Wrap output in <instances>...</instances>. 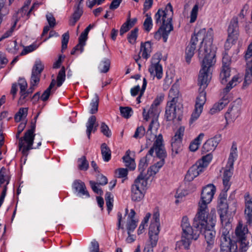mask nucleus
Listing matches in <instances>:
<instances>
[{"instance_id":"1","label":"nucleus","mask_w":252,"mask_h":252,"mask_svg":"<svg viewBox=\"0 0 252 252\" xmlns=\"http://www.w3.org/2000/svg\"><path fill=\"white\" fill-rule=\"evenodd\" d=\"M213 30L209 28L206 31V29H200L196 34L193 36L197 37L200 40H202L201 44L198 49V57L203 58L201 63V68L212 69L216 63L215 47L213 45Z\"/></svg>"},{"instance_id":"2","label":"nucleus","mask_w":252,"mask_h":252,"mask_svg":"<svg viewBox=\"0 0 252 252\" xmlns=\"http://www.w3.org/2000/svg\"><path fill=\"white\" fill-rule=\"evenodd\" d=\"M198 222L196 223L194 217L193 222V226L190 225L189 220L187 216H184L182 219L181 226L182 229V234L180 243L185 250H189L192 240H196L203 228L207 224V218L201 217Z\"/></svg>"},{"instance_id":"3","label":"nucleus","mask_w":252,"mask_h":252,"mask_svg":"<svg viewBox=\"0 0 252 252\" xmlns=\"http://www.w3.org/2000/svg\"><path fill=\"white\" fill-rule=\"evenodd\" d=\"M212 69L201 68L198 79L199 86V94L196 97L195 108L191 115L189 121L190 125H192L200 117L202 112L203 106L206 102V93L205 89L207 87L212 76Z\"/></svg>"},{"instance_id":"4","label":"nucleus","mask_w":252,"mask_h":252,"mask_svg":"<svg viewBox=\"0 0 252 252\" xmlns=\"http://www.w3.org/2000/svg\"><path fill=\"white\" fill-rule=\"evenodd\" d=\"M173 10L172 5L168 3L164 10L159 9L155 15L156 23L161 25L159 29L155 34V38L159 39L162 37L163 41L166 42L170 32L173 30V27L171 23Z\"/></svg>"},{"instance_id":"5","label":"nucleus","mask_w":252,"mask_h":252,"mask_svg":"<svg viewBox=\"0 0 252 252\" xmlns=\"http://www.w3.org/2000/svg\"><path fill=\"white\" fill-rule=\"evenodd\" d=\"M216 191V188L213 184H209L205 187L202 190L201 199L198 203V211L196 215L195 223H198L199 218H207L209 214L208 204L212 200Z\"/></svg>"},{"instance_id":"6","label":"nucleus","mask_w":252,"mask_h":252,"mask_svg":"<svg viewBox=\"0 0 252 252\" xmlns=\"http://www.w3.org/2000/svg\"><path fill=\"white\" fill-rule=\"evenodd\" d=\"M26 123L23 122L20 124L18 127V131L16 137L19 138V149L22 151L24 156H27L29 154V151L32 149V145L33 143L35 134H34L35 126L33 124L32 126L31 129L28 130L22 137L19 138L20 134L26 127Z\"/></svg>"},{"instance_id":"7","label":"nucleus","mask_w":252,"mask_h":252,"mask_svg":"<svg viewBox=\"0 0 252 252\" xmlns=\"http://www.w3.org/2000/svg\"><path fill=\"white\" fill-rule=\"evenodd\" d=\"M155 151L156 156L160 160L158 161L155 165L160 169L164 164V158L166 157V152L163 144L162 135H159L157 140L154 142L153 147L148 152V155L153 156Z\"/></svg>"},{"instance_id":"8","label":"nucleus","mask_w":252,"mask_h":252,"mask_svg":"<svg viewBox=\"0 0 252 252\" xmlns=\"http://www.w3.org/2000/svg\"><path fill=\"white\" fill-rule=\"evenodd\" d=\"M137 177L131 188V199L134 201H140L144 196L145 190L147 188V181Z\"/></svg>"},{"instance_id":"9","label":"nucleus","mask_w":252,"mask_h":252,"mask_svg":"<svg viewBox=\"0 0 252 252\" xmlns=\"http://www.w3.org/2000/svg\"><path fill=\"white\" fill-rule=\"evenodd\" d=\"M163 100V95H158L151 105V107L148 112H146L145 108L143 109V116L144 120L148 121L149 119L152 118V120H154L155 122H157V119L160 112V109L159 107V105Z\"/></svg>"},{"instance_id":"10","label":"nucleus","mask_w":252,"mask_h":252,"mask_svg":"<svg viewBox=\"0 0 252 252\" xmlns=\"http://www.w3.org/2000/svg\"><path fill=\"white\" fill-rule=\"evenodd\" d=\"M226 226L228 228L223 227L221 230L222 235L220 239V252H229L233 245H237L236 243L230 238L229 231L228 230V229H231L230 224L226 222Z\"/></svg>"},{"instance_id":"11","label":"nucleus","mask_w":252,"mask_h":252,"mask_svg":"<svg viewBox=\"0 0 252 252\" xmlns=\"http://www.w3.org/2000/svg\"><path fill=\"white\" fill-rule=\"evenodd\" d=\"M184 131L185 127L180 126L171 139V155L172 157H176L182 151V141Z\"/></svg>"},{"instance_id":"12","label":"nucleus","mask_w":252,"mask_h":252,"mask_svg":"<svg viewBox=\"0 0 252 252\" xmlns=\"http://www.w3.org/2000/svg\"><path fill=\"white\" fill-rule=\"evenodd\" d=\"M160 61V55L156 54L153 55L151 59V64L149 68V71L153 77H157L158 79L162 76V67L159 64Z\"/></svg>"},{"instance_id":"13","label":"nucleus","mask_w":252,"mask_h":252,"mask_svg":"<svg viewBox=\"0 0 252 252\" xmlns=\"http://www.w3.org/2000/svg\"><path fill=\"white\" fill-rule=\"evenodd\" d=\"M215 218H211L209 220H207V224L203 228V232L205 239L206 242L214 243L216 231L214 230V227L216 223Z\"/></svg>"},{"instance_id":"14","label":"nucleus","mask_w":252,"mask_h":252,"mask_svg":"<svg viewBox=\"0 0 252 252\" xmlns=\"http://www.w3.org/2000/svg\"><path fill=\"white\" fill-rule=\"evenodd\" d=\"M158 128V125L157 122L152 120L149 126L148 129L146 133V147L152 145V142L156 139L157 140L158 136L161 134L157 135V130Z\"/></svg>"},{"instance_id":"15","label":"nucleus","mask_w":252,"mask_h":252,"mask_svg":"<svg viewBox=\"0 0 252 252\" xmlns=\"http://www.w3.org/2000/svg\"><path fill=\"white\" fill-rule=\"evenodd\" d=\"M183 108L182 105L172 101L167 103L165 117L167 121H172L176 118L177 113Z\"/></svg>"},{"instance_id":"16","label":"nucleus","mask_w":252,"mask_h":252,"mask_svg":"<svg viewBox=\"0 0 252 252\" xmlns=\"http://www.w3.org/2000/svg\"><path fill=\"white\" fill-rule=\"evenodd\" d=\"M228 41L237 40L239 35L238 17H233L228 28Z\"/></svg>"},{"instance_id":"17","label":"nucleus","mask_w":252,"mask_h":252,"mask_svg":"<svg viewBox=\"0 0 252 252\" xmlns=\"http://www.w3.org/2000/svg\"><path fill=\"white\" fill-rule=\"evenodd\" d=\"M218 212L222 223L225 220V216L228 212V206L227 204L226 195L225 194H220L218 201Z\"/></svg>"},{"instance_id":"18","label":"nucleus","mask_w":252,"mask_h":252,"mask_svg":"<svg viewBox=\"0 0 252 252\" xmlns=\"http://www.w3.org/2000/svg\"><path fill=\"white\" fill-rule=\"evenodd\" d=\"M233 166L231 167L228 165H226L225 168H222L220 172H222V182L223 185V189L225 192H226L230 187V179L232 175V170Z\"/></svg>"},{"instance_id":"19","label":"nucleus","mask_w":252,"mask_h":252,"mask_svg":"<svg viewBox=\"0 0 252 252\" xmlns=\"http://www.w3.org/2000/svg\"><path fill=\"white\" fill-rule=\"evenodd\" d=\"M204 170L200 166V163L196 162L188 170L185 178L188 182H191Z\"/></svg>"},{"instance_id":"20","label":"nucleus","mask_w":252,"mask_h":252,"mask_svg":"<svg viewBox=\"0 0 252 252\" xmlns=\"http://www.w3.org/2000/svg\"><path fill=\"white\" fill-rule=\"evenodd\" d=\"M221 140L220 135H217L214 137L209 139L203 144L202 152L204 153L214 151Z\"/></svg>"},{"instance_id":"21","label":"nucleus","mask_w":252,"mask_h":252,"mask_svg":"<svg viewBox=\"0 0 252 252\" xmlns=\"http://www.w3.org/2000/svg\"><path fill=\"white\" fill-rule=\"evenodd\" d=\"M240 113V106L235 104H232L225 114L226 122L229 123L234 122L239 117Z\"/></svg>"},{"instance_id":"22","label":"nucleus","mask_w":252,"mask_h":252,"mask_svg":"<svg viewBox=\"0 0 252 252\" xmlns=\"http://www.w3.org/2000/svg\"><path fill=\"white\" fill-rule=\"evenodd\" d=\"M197 42V37L192 36L190 43L187 47L185 52L186 61L188 63H190L191 59L194 54L196 45Z\"/></svg>"},{"instance_id":"23","label":"nucleus","mask_w":252,"mask_h":252,"mask_svg":"<svg viewBox=\"0 0 252 252\" xmlns=\"http://www.w3.org/2000/svg\"><path fill=\"white\" fill-rule=\"evenodd\" d=\"M72 188L79 195H86L87 197L90 196L88 191L86 190L85 183L81 180L74 181L72 184Z\"/></svg>"},{"instance_id":"24","label":"nucleus","mask_w":252,"mask_h":252,"mask_svg":"<svg viewBox=\"0 0 252 252\" xmlns=\"http://www.w3.org/2000/svg\"><path fill=\"white\" fill-rule=\"evenodd\" d=\"M159 227V215L158 213H155L153 214L152 222L149 227V234H158Z\"/></svg>"},{"instance_id":"25","label":"nucleus","mask_w":252,"mask_h":252,"mask_svg":"<svg viewBox=\"0 0 252 252\" xmlns=\"http://www.w3.org/2000/svg\"><path fill=\"white\" fill-rule=\"evenodd\" d=\"M229 102L227 96H224L219 102L215 104L210 109L209 113L211 115L215 114L222 110Z\"/></svg>"},{"instance_id":"26","label":"nucleus","mask_w":252,"mask_h":252,"mask_svg":"<svg viewBox=\"0 0 252 252\" xmlns=\"http://www.w3.org/2000/svg\"><path fill=\"white\" fill-rule=\"evenodd\" d=\"M152 51V46L151 42L147 41L141 44L139 54H141V57L143 59L147 60L150 57Z\"/></svg>"},{"instance_id":"27","label":"nucleus","mask_w":252,"mask_h":252,"mask_svg":"<svg viewBox=\"0 0 252 252\" xmlns=\"http://www.w3.org/2000/svg\"><path fill=\"white\" fill-rule=\"evenodd\" d=\"M148 155V154H147V155L145 157L141 159L138 165V170L140 172V174L138 175V177H140V180L144 179L147 181L148 180V176L147 175H146V173L144 172V171L148 165L147 157Z\"/></svg>"},{"instance_id":"28","label":"nucleus","mask_w":252,"mask_h":252,"mask_svg":"<svg viewBox=\"0 0 252 252\" xmlns=\"http://www.w3.org/2000/svg\"><path fill=\"white\" fill-rule=\"evenodd\" d=\"M96 120L94 116H92L89 118L86 124V133L89 138H90L91 132H94L97 129V125H96Z\"/></svg>"},{"instance_id":"29","label":"nucleus","mask_w":252,"mask_h":252,"mask_svg":"<svg viewBox=\"0 0 252 252\" xmlns=\"http://www.w3.org/2000/svg\"><path fill=\"white\" fill-rule=\"evenodd\" d=\"M248 232L246 225H244L241 222H239L235 229V234L239 240L245 239Z\"/></svg>"},{"instance_id":"30","label":"nucleus","mask_w":252,"mask_h":252,"mask_svg":"<svg viewBox=\"0 0 252 252\" xmlns=\"http://www.w3.org/2000/svg\"><path fill=\"white\" fill-rule=\"evenodd\" d=\"M179 95L180 94L178 86L176 84L173 85L169 92V100L168 101H172L177 103Z\"/></svg>"},{"instance_id":"31","label":"nucleus","mask_w":252,"mask_h":252,"mask_svg":"<svg viewBox=\"0 0 252 252\" xmlns=\"http://www.w3.org/2000/svg\"><path fill=\"white\" fill-rule=\"evenodd\" d=\"M130 151L128 150L126 153L125 156L123 158V161L125 165L131 170H134L135 168V163L134 159L130 157Z\"/></svg>"},{"instance_id":"32","label":"nucleus","mask_w":252,"mask_h":252,"mask_svg":"<svg viewBox=\"0 0 252 252\" xmlns=\"http://www.w3.org/2000/svg\"><path fill=\"white\" fill-rule=\"evenodd\" d=\"M101 153L104 161L107 162L110 160L111 157V152L105 143H103L101 145Z\"/></svg>"},{"instance_id":"33","label":"nucleus","mask_w":252,"mask_h":252,"mask_svg":"<svg viewBox=\"0 0 252 252\" xmlns=\"http://www.w3.org/2000/svg\"><path fill=\"white\" fill-rule=\"evenodd\" d=\"M237 151L236 145L235 144H233L231 148L227 165H228L231 167L233 166L234 162L236 159L237 157Z\"/></svg>"},{"instance_id":"34","label":"nucleus","mask_w":252,"mask_h":252,"mask_svg":"<svg viewBox=\"0 0 252 252\" xmlns=\"http://www.w3.org/2000/svg\"><path fill=\"white\" fill-rule=\"evenodd\" d=\"M136 21V19H133L132 21H131L130 19H127V20L123 24L120 29V35H123L125 33L128 31L130 29L134 26Z\"/></svg>"},{"instance_id":"35","label":"nucleus","mask_w":252,"mask_h":252,"mask_svg":"<svg viewBox=\"0 0 252 252\" xmlns=\"http://www.w3.org/2000/svg\"><path fill=\"white\" fill-rule=\"evenodd\" d=\"M56 84V81L55 79H53L52 80L51 83H50L49 86L48 88L43 92L42 94L40 96V99L43 101H45L48 100L50 95L52 94L54 91H52V89L55 86Z\"/></svg>"},{"instance_id":"36","label":"nucleus","mask_w":252,"mask_h":252,"mask_svg":"<svg viewBox=\"0 0 252 252\" xmlns=\"http://www.w3.org/2000/svg\"><path fill=\"white\" fill-rule=\"evenodd\" d=\"M245 213L248 221L250 223H252V201L251 200L246 199Z\"/></svg>"},{"instance_id":"37","label":"nucleus","mask_w":252,"mask_h":252,"mask_svg":"<svg viewBox=\"0 0 252 252\" xmlns=\"http://www.w3.org/2000/svg\"><path fill=\"white\" fill-rule=\"evenodd\" d=\"M204 135L201 133L190 143L189 148L191 151L194 152L196 151L201 143Z\"/></svg>"},{"instance_id":"38","label":"nucleus","mask_w":252,"mask_h":252,"mask_svg":"<svg viewBox=\"0 0 252 252\" xmlns=\"http://www.w3.org/2000/svg\"><path fill=\"white\" fill-rule=\"evenodd\" d=\"M230 75V69L229 66H222V70L220 73V78L222 84L227 82V78Z\"/></svg>"},{"instance_id":"39","label":"nucleus","mask_w":252,"mask_h":252,"mask_svg":"<svg viewBox=\"0 0 252 252\" xmlns=\"http://www.w3.org/2000/svg\"><path fill=\"white\" fill-rule=\"evenodd\" d=\"M212 155L208 154L203 156L201 159L198 160L196 162L200 163V166L204 170L212 160Z\"/></svg>"},{"instance_id":"40","label":"nucleus","mask_w":252,"mask_h":252,"mask_svg":"<svg viewBox=\"0 0 252 252\" xmlns=\"http://www.w3.org/2000/svg\"><path fill=\"white\" fill-rule=\"evenodd\" d=\"M110 61L108 59H104L100 63L99 65V69L102 73L107 72L110 68Z\"/></svg>"},{"instance_id":"41","label":"nucleus","mask_w":252,"mask_h":252,"mask_svg":"<svg viewBox=\"0 0 252 252\" xmlns=\"http://www.w3.org/2000/svg\"><path fill=\"white\" fill-rule=\"evenodd\" d=\"M78 167L81 170H87L89 168V162L85 156H82L78 159Z\"/></svg>"},{"instance_id":"42","label":"nucleus","mask_w":252,"mask_h":252,"mask_svg":"<svg viewBox=\"0 0 252 252\" xmlns=\"http://www.w3.org/2000/svg\"><path fill=\"white\" fill-rule=\"evenodd\" d=\"M65 79V69L64 66H62L58 73L57 81V86L60 87L62 85Z\"/></svg>"},{"instance_id":"43","label":"nucleus","mask_w":252,"mask_h":252,"mask_svg":"<svg viewBox=\"0 0 252 252\" xmlns=\"http://www.w3.org/2000/svg\"><path fill=\"white\" fill-rule=\"evenodd\" d=\"M44 67V66L42 62L39 60H36L33 66L32 72H33V73H37L41 75V73L43 71Z\"/></svg>"},{"instance_id":"44","label":"nucleus","mask_w":252,"mask_h":252,"mask_svg":"<svg viewBox=\"0 0 252 252\" xmlns=\"http://www.w3.org/2000/svg\"><path fill=\"white\" fill-rule=\"evenodd\" d=\"M28 114V108H21L15 116L14 119L16 122H20L23 118L26 117Z\"/></svg>"},{"instance_id":"45","label":"nucleus","mask_w":252,"mask_h":252,"mask_svg":"<svg viewBox=\"0 0 252 252\" xmlns=\"http://www.w3.org/2000/svg\"><path fill=\"white\" fill-rule=\"evenodd\" d=\"M40 74L37 73H32V76L31 78V87L30 89L34 90L35 87L38 84L40 81Z\"/></svg>"},{"instance_id":"46","label":"nucleus","mask_w":252,"mask_h":252,"mask_svg":"<svg viewBox=\"0 0 252 252\" xmlns=\"http://www.w3.org/2000/svg\"><path fill=\"white\" fill-rule=\"evenodd\" d=\"M86 44V40L82 39L79 37V43L78 44L75 46L72 49L71 52V55L75 54V52L77 51H80V53H82L83 51V47Z\"/></svg>"},{"instance_id":"47","label":"nucleus","mask_w":252,"mask_h":252,"mask_svg":"<svg viewBox=\"0 0 252 252\" xmlns=\"http://www.w3.org/2000/svg\"><path fill=\"white\" fill-rule=\"evenodd\" d=\"M20 46H18L16 40L11 41L8 44L7 50L9 52L15 54H16L19 50Z\"/></svg>"},{"instance_id":"48","label":"nucleus","mask_w":252,"mask_h":252,"mask_svg":"<svg viewBox=\"0 0 252 252\" xmlns=\"http://www.w3.org/2000/svg\"><path fill=\"white\" fill-rule=\"evenodd\" d=\"M33 91V90L30 89V88L27 91V92H25L22 93H20V97L18 100V104L21 105L24 104L27 101V98L29 95V94L32 93Z\"/></svg>"},{"instance_id":"49","label":"nucleus","mask_w":252,"mask_h":252,"mask_svg":"<svg viewBox=\"0 0 252 252\" xmlns=\"http://www.w3.org/2000/svg\"><path fill=\"white\" fill-rule=\"evenodd\" d=\"M238 82V77L236 76H234L232 80L228 83L226 87L223 90L224 93H227L232 88L235 86Z\"/></svg>"},{"instance_id":"50","label":"nucleus","mask_w":252,"mask_h":252,"mask_svg":"<svg viewBox=\"0 0 252 252\" xmlns=\"http://www.w3.org/2000/svg\"><path fill=\"white\" fill-rule=\"evenodd\" d=\"M146 17L147 18L144 22L143 27L144 30L147 32H149L152 28L153 21L151 16L147 14Z\"/></svg>"},{"instance_id":"51","label":"nucleus","mask_w":252,"mask_h":252,"mask_svg":"<svg viewBox=\"0 0 252 252\" xmlns=\"http://www.w3.org/2000/svg\"><path fill=\"white\" fill-rule=\"evenodd\" d=\"M137 220H127L126 223L127 234H129L131 232L134 231L137 226Z\"/></svg>"},{"instance_id":"52","label":"nucleus","mask_w":252,"mask_h":252,"mask_svg":"<svg viewBox=\"0 0 252 252\" xmlns=\"http://www.w3.org/2000/svg\"><path fill=\"white\" fill-rule=\"evenodd\" d=\"M120 110L121 115L125 118H128L132 115V109L129 107H120Z\"/></svg>"},{"instance_id":"53","label":"nucleus","mask_w":252,"mask_h":252,"mask_svg":"<svg viewBox=\"0 0 252 252\" xmlns=\"http://www.w3.org/2000/svg\"><path fill=\"white\" fill-rule=\"evenodd\" d=\"M146 134V130L143 126H140L137 127L133 136L134 138H141Z\"/></svg>"},{"instance_id":"54","label":"nucleus","mask_w":252,"mask_h":252,"mask_svg":"<svg viewBox=\"0 0 252 252\" xmlns=\"http://www.w3.org/2000/svg\"><path fill=\"white\" fill-rule=\"evenodd\" d=\"M138 29L135 28L128 34L127 39L129 43L134 44L136 40Z\"/></svg>"},{"instance_id":"55","label":"nucleus","mask_w":252,"mask_h":252,"mask_svg":"<svg viewBox=\"0 0 252 252\" xmlns=\"http://www.w3.org/2000/svg\"><path fill=\"white\" fill-rule=\"evenodd\" d=\"M198 11V5L197 4H195L192 8L190 13L189 22L190 23H194L196 21L197 17Z\"/></svg>"},{"instance_id":"56","label":"nucleus","mask_w":252,"mask_h":252,"mask_svg":"<svg viewBox=\"0 0 252 252\" xmlns=\"http://www.w3.org/2000/svg\"><path fill=\"white\" fill-rule=\"evenodd\" d=\"M37 47L38 46L34 43L29 46L24 47L23 50L20 53V56H24L29 53H31L35 50L36 48H37Z\"/></svg>"},{"instance_id":"57","label":"nucleus","mask_w":252,"mask_h":252,"mask_svg":"<svg viewBox=\"0 0 252 252\" xmlns=\"http://www.w3.org/2000/svg\"><path fill=\"white\" fill-rule=\"evenodd\" d=\"M91 106V109L90 110V113L93 114L96 113L98 111V98L97 96H95V98L92 100Z\"/></svg>"},{"instance_id":"58","label":"nucleus","mask_w":252,"mask_h":252,"mask_svg":"<svg viewBox=\"0 0 252 252\" xmlns=\"http://www.w3.org/2000/svg\"><path fill=\"white\" fill-rule=\"evenodd\" d=\"M6 169L4 168H2L0 170V186L6 182V185L9 183L8 177L6 175Z\"/></svg>"},{"instance_id":"59","label":"nucleus","mask_w":252,"mask_h":252,"mask_svg":"<svg viewBox=\"0 0 252 252\" xmlns=\"http://www.w3.org/2000/svg\"><path fill=\"white\" fill-rule=\"evenodd\" d=\"M18 87L20 89V93L27 92V83L25 79H20L17 83Z\"/></svg>"},{"instance_id":"60","label":"nucleus","mask_w":252,"mask_h":252,"mask_svg":"<svg viewBox=\"0 0 252 252\" xmlns=\"http://www.w3.org/2000/svg\"><path fill=\"white\" fill-rule=\"evenodd\" d=\"M69 38V33L68 32L64 33L62 35V50L67 48V43Z\"/></svg>"},{"instance_id":"61","label":"nucleus","mask_w":252,"mask_h":252,"mask_svg":"<svg viewBox=\"0 0 252 252\" xmlns=\"http://www.w3.org/2000/svg\"><path fill=\"white\" fill-rule=\"evenodd\" d=\"M247 65L245 81L248 80V78L252 77V60L247 62Z\"/></svg>"},{"instance_id":"62","label":"nucleus","mask_w":252,"mask_h":252,"mask_svg":"<svg viewBox=\"0 0 252 252\" xmlns=\"http://www.w3.org/2000/svg\"><path fill=\"white\" fill-rule=\"evenodd\" d=\"M100 129L101 132L106 136L109 137L111 135L110 130L104 123H102Z\"/></svg>"},{"instance_id":"63","label":"nucleus","mask_w":252,"mask_h":252,"mask_svg":"<svg viewBox=\"0 0 252 252\" xmlns=\"http://www.w3.org/2000/svg\"><path fill=\"white\" fill-rule=\"evenodd\" d=\"M46 17L50 27L51 28H54L56 26V23L55 18L53 16V14L51 13H48L46 14Z\"/></svg>"},{"instance_id":"64","label":"nucleus","mask_w":252,"mask_h":252,"mask_svg":"<svg viewBox=\"0 0 252 252\" xmlns=\"http://www.w3.org/2000/svg\"><path fill=\"white\" fill-rule=\"evenodd\" d=\"M90 252H102L99 251V244L95 240L91 242Z\"/></svg>"}]
</instances>
